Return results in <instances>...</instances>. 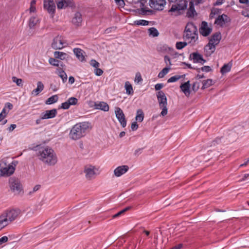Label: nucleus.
Segmentation results:
<instances>
[{
	"label": "nucleus",
	"mask_w": 249,
	"mask_h": 249,
	"mask_svg": "<svg viewBox=\"0 0 249 249\" xmlns=\"http://www.w3.org/2000/svg\"><path fill=\"white\" fill-rule=\"evenodd\" d=\"M37 156L43 162L49 165L55 164L57 161V156L54 150L48 146L39 147Z\"/></svg>",
	"instance_id": "f257e3e1"
},
{
	"label": "nucleus",
	"mask_w": 249,
	"mask_h": 249,
	"mask_svg": "<svg viewBox=\"0 0 249 249\" xmlns=\"http://www.w3.org/2000/svg\"><path fill=\"white\" fill-rule=\"evenodd\" d=\"M184 38L189 44L194 45L198 40L197 29L192 22H189L186 25L183 35Z\"/></svg>",
	"instance_id": "f03ea898"
},
{
	"label": "nucleus",
	"mask_w": 249,
	"mask_h": 249,
	"mask_svg": "<svg viewBox=\"0 0 249 249\" xmlns=\"http://www.w3.org/2000/svg\"><path fill=\"white\" fill-rule=\"evenodd\" d=\"M89 123L82 122L76 124L71 129L70 136L72 140H78L85 136L86 130L89 128Z\"/></svg>",
	"instance_id": "7ed1b4c3"
},
{
	"label": "nucleus",
	"mask_w": 249,
	"mask_h": 249,
	"mask_svg": "<svg viewBox=\"0 0 249 249\" xmlns=\"http://www.w3.org/2000/svg\"><path fill=\"white\" fill-rule=\"evenodd\" d=\"M21 212L19 209L7 210L3 212L0 217L7 225L18 219L21 215Z\"/></svg>",
	"instance_id": "20e7f679"
},
{
	"label": "nucleus",
	"mask_w": 249,
	"mask_h": 249,
	"mask_svg": "<svg viewBox=\"0 0 249 249\" xmlns=\"http://www.w3.org/2000/svg\"><path fill=\"white\" fill-rule=\"evenodd\" d=\"M187 6V1L185 0H178L173 4L168 12L172 15L178 16L181 14V11L185 9Z\"/></svg>",
	"instance_id": "39448f33"
},
{
	"label": "nucleus",
	"mask_w": 249,
	"mask_h": 249,
	"mask_svg": "<svg viewBox=\"0 0 249 249\" xmlns=\"http://www.w3.org/2000/svg\"><path fill=\"white\" fill-rule=\"evenodd\" d=\"M157 96L160 108L162 109V111L160 113V115L164 116L167 115L168 112L167 107V98L164 93L161 90L157 92Z\"/></svg>",
	"instance_id": "423d86ee"
},
{
	"label": "nucleus",
	"mask_w": 249,
	"mask_h": 249,
	"mask_svg": "<svg viewBox=\"0 0 249 249\" xmlns=\"http://www.w3.org/2000/svg\"><path fill=\"white\" fill-rule=\"evenodd\" d=\"M17 163V161H13L8 165L6 164L5 163H1L0 168V175L1 176H11L14 173Z\"/></svg>",
	"instance_id": "0eeeda50"
},
{
	"label": "nucleus",
	"mask_w": 249,
	"mask_h": 249,
	"mask_svg": "<svg viewBox=\"0 0 249 249\" xmlns=\"http://www.w3.org/2000/svg\"><path fill=\"white\" fill-rule=\"evenodd\" d=\"M98 169L91 165H87L84 167V173L86 178L88 180H92L97 176Z\"/></svg>",
	"instance_id": "6e6552de"
},
{
	"label": "nucleus",
	"mask_w": 249,
	"mask_h": 249,
	"mask_svg": "<svg viewBox=\"0 0 249 249\" xmlns=\"http://www.w3.org/2000/svg\"><path fill=\"white\" fill-rule=\"evenodd\" d=\"M11 190L15 194H19L22 191V185L19 180L16 178H11L9 180Z\"/></svg>",
	"instance_id": "1a4fd4ad"
},
{
	"label": "nucleus",
	"mask_w": 249,
	"mask_h": 249,
	"mask_svg": "<svg viewBox=\"0 0 249 249\" xmlns=\"http://www.w3.org/2000/svg\"><path fill=\"white\" fill-rule=\"evenodd\" d=\"M66 44V41L61 36H57L53 39L52 47L54 49L60 50L63 49Z\"/></svg>",
	"instance_id": "9d476101"
},
{
	"label": "nucleus",
	"mask_w": 249,
	"mask_h": 249,
	"mask_svg": "<svg viewBox=\"0 0 249 249\" xmlns=\"http://www.w3.org/2000/svg\"><path fill=\"white\" fill-rule=\"evenodd\" d=\"M165 4V0H150L149 1V6L156 10H162Z\"/></svg>",
	"instance_id": "9b49d317"
},
{
	"label": "nucleus",
	"mask_w": 249,
	"mask_h": 249,
	"mask_svg": "<svg viewBox=\"0 0 249 249\" xmlns=\"http://www.w3.org/2000/svg\"><path fill=\"white\" fill-rule=\"evenodd\" d=\"M115 113L116 118L122 127H125L126 125V120L123 110L120 107H117L115 108Z\"/></svg>",
	"instance_id": "f8f14e48"
},
{
	"label": "nucleus",
	"mask_w": 249,
	"mask_h": 249,
	"mask_svg": "<svg viewBox=\"0 0 249 249\" xmlns=\"http://www.w3.org/2000/svg\"><path fill=\"white\" fill-rule=\"evenodd\" d=\"M212 31V29L208 26L206 21H202L199 28V33L203 36H208Z\"/></svg>",
	"instance_id": "ddd939ff"
},
{
	"label": "nucleus",
	"mask_w": 249,
	"mask_h": 249,
	"mask_svg": "<svg viewBox=\"0 0 249 249\" xmlns=\"http://www.w3.org/2000/svg\"><path fill=\"white\" fill-rule=\"evenodd\" d=\"M58 9H62L67 7H72L73 0H55Z\"/></svg>",
	"instance_id": "4468645a"
},
{
	"label": "nucleus",
	"mask_w": 249,
	"mask_h": 249,
	"mask_svg": "<svg viewBox=\"0 0 249 249\" xmlns=\"http://www.w3.org/2000/svg\"><path fill=\"white\" fill-rule=\"evenodd\" d=\"M44 8L49 13L53 14L55 9V5L53 0H44Z\"/></svg>",
	"instance_id": "2eb2a0df"
},
{
	"label": "nucleus",
	"mask_w": 249,
	"mask_h": 249,
	"mask_svg": "<svg viewBox=\"0 0 249 249\" xmlns=\"http://www.w3.org/2000/svg\"><path fill=\"white\" fill-rule=\"evenodd\" d=\"M229 21V17L225 14L219 15L215 19L214 24L220 27H223L226 23Z\"/></svg>",
	"instance_id": "dca6fc26"
},
{
	"label": "nucleus",
	"mask_w": 249,
	"mask_h": 249,
	"mask_svg": "<svg viewBox=\"0 0 249 249\" xmlns=\"http://www.w3.org/2000/svg\"><path fill=\"white\" fill-rule=\"evenodd\" d=\"M57 114V110L56 109H53L50 110H46L44 112L41 113V119H47L53 118L55 117Z\"/></svg>",
	"instance_id": "f3484780"
},
{
	"label": "nucleus",
	"mask_w": 249,
	"mask_h": 249,
	"mask_svg": "<svg viewBox=\"0 0 249 249\" xmlns=\"http://www.w3.org/2000/svg\"><path fill=\"white\" fill-rule=\"evenodd\" d=\"M129 169L127 165H122L118 166L114 170V173L116 177H119L125 173Z\"/></svg>",
	"instance_id": "a211bd4d"
},
{
	"label": "nucleus",
	"mask_w": 249,
	"mask_h": 249,
	"mask_svg": "<svg viewBox=\"0 0 249 249\" xmlns=\"http://www.w3.org/2000/svg\"><path fill=\"white\" fill-rule=\"evenodd\" d=\"M146 0H138L137 1L132 0L131 3H140V7L141 8V14L142 15L146 14L147 12H151L150 10L147 9L146 8H144L145 4L146 3Z\"/></svg>",
	"instance_id": "6ab92c4d"
},
{
	"label": "nucleus",
	"mask_w": 249,
	"mask_h": 249,
	"mask_svg": "<svg viewBox=\"0 0 249 249\" xmlns=\"http://www.w3.org/2000/svg\"><path fill=\"white\" fill-rule=\"evenodd\" d=\"M94 107L96 109H100L104 111H108L109 109V106L105 102H95Z\"/></svg>",
	"instance_id": "aec40b11"
},
{
	"label": "nucleus",
	"mask_w": 249,
	"mask_h": 249,
	"mask_svg": "<svg viewBox=\"0 0 249 249\" xmlns=\"http://www.w3.org/2000/svg\"><path fill=\"white\" fill-rule=\"evenodd\" d=\"M181 91L186 96H189L190 94V81H188L180 86Z\"/></svg>",
	"instance_id": "412c9836"
},
{
	"label": "nucleus",
	"mask_w": 249,
	"mask_h": 249,
	"mask_svg": "<svg viewBox=\"0 0 249 249\" xmlns=\"http://www.w3.org/2000/svg\"><path fill=\"white\" fill-rule=\"evenodd\" d=\"M82 21V15L79 12H76L72 18V23L76 26H81Z\"/></svg>",
	"instance_id": "4be33fe9"
},
{
	"label": "nucleus",
	"mask_w": 249,
	"mask_h": 249,
	"mask_svg": "<svg viewBox=\"0 0 249 249\" xmlns=\"http://www.w3.org/2000/svg\"><path fill=\"white\" fill-rule=\"evenodd\" d=\"M54 56L55 58L59 59L62 60H68L70 57L68 54L58 51H56L54 53Z\"/></svg>",
	"instance_id": "5701e85b"
},
{
	"label": "nucleus",
	"mask_w": 249,
	"mask_h": 249,
	"mask_svg": "<svg viewBox=\"0 0 249 249\" xmlns=\"http://www.w3.org/2000/svg\"><path fill=\"white\" fill-rule=\"evenodd\" d=\"M44 88V86L42 82L38 81L37 83V88L32 91V95L34 96L38 95L43 90Z\"/></svg>",
	"instance_id": "b1692460"
},
{
	"label": "nucleus",
	"mask_w": 249,
	"mask_h": 249,
	"mask_svg": "<svg viewBox=\"0 0 249 249\" xmlns=\"http://www.w3.org/2000/svg\"><path fill=\"white\" fill-rule=\"evenodd\" d=\"M194 3L193 1L190 2L189 7L187 13L188 17L192 18L196 15V12L194 7Z\"/></svg>",
	"instance_id": "393cba45"
},
{
	"label": "nucleus",
	"mask_w": 249,
	"mask_h": 249,
	"mask_svg": "<svg viewBox=\"0 0 249 249\" xmlns=\"http://www.w3.org/2000/svg\"><path fill=\"white\" fill-rule=\"evenodd\" d=\"M232 62L231 61L229 62L228 63L225 64L220 69V72L222 75L225 74V73L229 72L231 68L232 67Z\"/></svg>",
	"instance_id": "a878e982"
},
{
	"label": "nucleus",
	"mask_w": 249,
	"mask_h": 249,
	"mask_svg": "<svg viewBox=\"0 0 249 249\" xmlns=\"http://www.w3.org/2000/svg\"><path fill=\"white\" fill-rule=\"evenodd\" d=\"M202 55L198 53H193L190 54L189 56V59L191 60H193L194 63H199L201 59Z\"/></svg>",
	"instance_id": "bb28decb"
},
{
	"label": "nucleus",
	"mask_w": 249,
	"mask_h": 249,
	"mask_svg": "<svg viewBox=\"0 0 249 249\" xmlns=\"http://www.w3.org/2000/svg\"><path fill=\"white\" fill-rule=\"evenodd\" d=\"M221 39V36L220 32L214 33L212 36L210 41L217 45Z\"/></svg>",
	"instance_id": "cd10ccee"
},
{
	"label": "nucleus",
	"mask_w": 249,
	"mask_h": 249,
	"mask_svg": "<svg viewBox=\"0 0 249 249\" xmlns=\"http://www.w3.org/2000/svg\"><path fill=\"white\" fill-rule=\"evenodd\" d=\"M215 44L209 40L208 44L205 47V50L208 51L209 54H211L215 51Z\"/></svg>",
	"instance_id": "c85d7f7f"
},
{
	"label": "nucleus",
	"mask_w": 249,
	"mask_h": 249,
	"mask_svg": "<svg viewBox=\"0 0 249 249\" xmlns=\"http://www.w3.org/2000/svg\"><path fill=\"white\" fill-rule=\"evenodd\" d=\"M73 53L78 59L83 61L85 57L82 53V50L79 48H74L73 49Z\"/></svg>",
	"instance_id": "c756f323"
},
{
	"label": "nucleus",
	"mask_w": 249,
	"mask_h": 249,
	"mask_svg": "<svg viewBox=\"0 0 249 249\" xmlns=\"http://www.w3.org/2000/svg\"><path fill=\"white\" fill-rule=\"evenodd\" d=\"M125 89L126 90V93L128 95H132L133 93V90L132 85L129 81L125 82L124 85Z\"/></svg>",
	"instance_id": "7c9ffc66"
},
{
	"label": "nucleus",
	"mask_w": 249,
	"mask_h": 249,
	"mask_svg": "<svg viewBox=\"0 0 249 249\" xmlns=\"http://www.w3.org/2000/svg\"><path fill=\"white\" fill-rule=\"evenodd\" d=\"M149 35L152 37H157L159 36V33L155 27H151L148 29Z\"/></svg>",
	"instance_id": "2f4dec72"
},
{
	"label": "nucleus",
	"mask_w": 249,
	"mask_h": 249,
	"mask_svg": "<svg viewBox=\"0 0 249 249\" xmlns=\"http://www.w3.org/2000/svg\"><path fill=\"white\" fill-rule=\"evenodd\" d=\"M144 118V114L142 109H138L137 111V115L136 116V120L139 122H142Z\"/></svg>",
	"instance_id": "473e14b6"
},
{
	"label": "nucleus",
	"mask_w": 249,
	"mask_h": 249,
	"mask_svg": "<svg viewBox=\"0 0 249 249\" xmlns=\"http://www.w3.org/2000/svg\"><path fill=\"white\" fill-rule=\"evenodd\" d=\"M203 86L202 87V89H205L210 87L211 86L213 85V82L212 79H208L206 80H204L202 82Z\"/></svg>",
	"instance_id": "72a5a7b5"
},
{
	"label": "nucleus",
	"mask_w": 249,
	"mask_h": 249,
	"mask_svg": "<svg viewBox=\"0 0 249 249\" xmlns=\"http://www.w3.org/2000/svg\"><path fill=\"white\" fill-rule=\"evenodd\" d=\"M58 100V96L56 95L52 96L49 97L46 101L45 103L47 105H50L56 102Z\"/></svg>",
	"instance_id": "f704fd0d"
},
{
	"label": "nucleus",
	"mask_w": 249,
	"mask_h": 249,
	"mask_svg": "<svg viewBox=\"0 0 249 249\" xmlns=\"http://www.w3.org/2000/svg\"><path fill=\"white\" fill-rule=\"evenodd\" d=\"M170 69V67H165L162 69L158 74V77L160 78H163L164 76L168 73Z\"/></svg>",
	"instance_id": "c9c22d12"
},
{
	"label": "nucleus",
	"mask_w": 249,
	"mask_h": 249,
	"mask_svg": "<svg viewBox=\"0 0 249 249\" xmlns=\"http://www.w3.org/2000/svg\"><path fill=\"white\" fill-rule=\"evenodd\" d=\"M58 75L60 77L63 82L65 83L67 80V75L66 72L62 69H59L58 71Z\"/></svg>",
	"instance_id": "e433bc0d"
},
{
	"label": "nucleus",
	"mask_w": 249,
	"mask_h": 249,
	"mask_svg": "<svg viewBox=\"0 0 249 249\" xmlns=\"http://www.w3.org/2000/svg\"><path fill=\"white\" fill-rule=\"evenodd\" d=\"M221 10L218 8H213L211 10V14L210 15V18H214V15H218L221 14Z\"/></svg>",
	"instance_id": "4c0bfd02"
},
{
	"label": "nucleus",
	"mask_w": 249,
	"mask_h": 249,
	"mask_svg": "<svg viewBox=\"0 0 249 249\" xmlns=\"http://www.w3.org/2000/svg\"><path fill=\"white\" fill-rule=\"evenodd\" d=\"M38 20L34 17H31L29 19V26L30 28H33L37 23Z\"/></svg>",
	"instance_id": "58836bf2"
},
{
	"label": "nucleus",
	"mask_w": 249,
	"mask_h": 249,
	"mask_svg": "<svg viewBox=\"0 0 249 249\" xmlns=\"http://www.w3.org/2000/svg\"><path fill=\"white\" fill-rule=\"evenodd\" d=\"M12 81L13 82L16 83L17 85L22 87L23 86V81L21 78H18L15 76L12 77Z\"/></svg>",
	"instance_id": "ea45409f"
},
{
	"label": "nucleus",
	"mask_w": 249,
	"mask_h": 249,
	"mask_svg": "<svg viewBox=\"0 0 249 249\" xmlns=\"http://www.w3.org/2000/svg\"><path fill=\"white\" fill-rule=\"evenodd\" d=\"M49 63L54 66L58 67L59 65V61L56 58H50L49 59Z\"/></svg>",
	"instance_id": "a19ab883"
},
{
	"label": "nucleus",
	"mask_w": 249,
	"mask_h": 249,
	"mask_svg": "<svg viewBox=\"0 0 249 249\" xmlns=\"http://www.w3.org/2000/svg\"><path fill=\"white\" fill-rule=\"evenodd\" d=\"M187 43L186 42H177L176 44V48L178 50H181L187 46Z\"/></svg>",
	"instance_id": "79ce46f5"
},
{
	"label": "nucleus",
	"mask_w": 249,
	"mask_h": 249,
	"mask_svg": "<svg viewBox=\"0 0 249 249\" xmlns=\"http://www.w3.org/2000/svg\"><path fill=\"white\" fill-rule=\"evenodd\" d=\"M134 22H135V24L137 25L146 26V25H148L149 24L148 21L143 20V19H140V20H136Z\"/></svg>",
	"instance_id": "37998d69"
},
{
	"label": "nucleus",
	"mask_w": 249,
	"mask_h": 249,
	"mask_svg": "<svg viewBox=\"0 0 249 249\" xmlns=\"http://www.w3.org/2000/svg\"><path fill=\"white\" fill-rule=\"evenodd\" d=\"M182 76L178 75H176L173 76H172L170 78H169L167 80L168 83H172L177 81L180 78H181Z\"/></svg>",
	"instance_id": "c03bdc74"
},
{
	"label": "nucleus",
	"mask_w": 249,
	"mask_h": 249,
	"mask_svg": "<svg viewBox=\"0 0 249 249\" xmlns=\"http://www.w3.org/2000/svg\"><path fill=\"white\" fill-rule=\"evenodd\" d=\"M70 105H75L77 104L78 100L75 97H71L68 100Z\"/></svg>",
	"instance_id": "a18cd8bd"
},
{
	"label": "nucleus",
	"mask_w": 249,
	"mask_h": 249,
	"mask_svg": "<svg viewBox=\"0 0 249 249\" xmlns=\"http://www.w3.org/2000/svg\"><path fill=\"white\" fill-rule=\"evenodd\" d=\"M36 3V1L35 0H32L31 1L30 7V12H35V11H36V7H35Z\"/></svg>",
	"instance_id": "49530a36"
},
{
	"label": "nucleus",
	"mask_w": 249,
	"mask_h": 249,
	"mask_svg": "<svg viewBox=\"0 0 249 249\" xmlns=\"http://www.w3.org/2000/svg\"><path fill=\"white\" fill-rule=\"evenodd\" d=\"M129 209V207L125 208V209H123V210L119 212L118 213H117L113 215L112 216V217L113 218H115L119 216L120 215H121L122 214H123V213H124L125 212H126V211H127Z\"/></svg>",
	"instance_id": "de8ad7c7"
},
{
	"label": "nucleus",
	"mask_w": 249,
	"mask_h": 249,
	"mask_svg": "<svg viewBox=\"0 0 249 249\" xmlns=\"http://www.w3.org/2000/svg\"><path fill=\"white\" fill-rule=\"evenodd\" d=\"M164 60L166 66H167V67H170V66L172 65L171 59L169 56L165 55L164 56Z\"/></svg>",
	"instance_id": "09e8293b"
},
{
	"label": "nucleus",
	"mask_w": 249,
	"mask_h": 249,
	"mask_svg": "<svg viewBox=\"0 0 249 249\" xmlns=\"http://www.w3.org/2000/svg\"><path fill=\"white\" fill-rule=\"evenodd\" d=\"M116 4L120 8H124L125 5V2L124 0H114Z\"/></svg>",
	"instance_id": "8fccbe9b"
},
{
	"label": "nucleus",
	"mask_w": 249,
	"mask_h": 249,
	"mask_svg": "<svg viewBox=\"0 0 249 249\" xmlns=\"http://www.w3.org/2000/svg\"><path fill=\"white\" fill-rule=\"evenodd\" d=\"M90 64L91 66H92L93 67H94L95 68H97L98 67H99L100 66V64L99 62H98L97 61H96L94 59H92L90 62Z\"/></svg>",
	"instance_id": "3c124183"
},
{
	"label": "nucleus",
	"mask_w": 249,
	"mask_h": 249,
	"mask_svg": "<svg viewBox=\"0 0 249 249\" xmlns=\"http://www.w3.org/2000/svg\"><path fill=\"white\" fill-rule=\"evenodd\" d=\"M142 81V78L141 75L139 72L136 73L135 78V82L137 83H139Z\"/></svg>",
	"instance_id": "603ef678"
},
{
	"label": "nucleus",
	"mask_w": 249,
	"mask_h": 249,
	"mask_svg": "<svg viewBox=\"0 0 249 249\" xmlns=\"http://www.w3.org/2000/svg\"><path fill=\"white\" fill-rule=\"evenodd\" d=\"M70 107V105L69 104L68 101H67L65 102L62 103L61 108H62L64 109H67Z\"/></svg>",
	"instance_id": "864d4df0"
},
{
	"label": "nucleus",
	"mask_w": 249,
	"mask_h": 249,
	"mask_svg": "<svg viewBox=\"0 0 249 249\" xmlns=\"http://www.w3.org/2000/svg\"><path fill=\"white\" fill-rule=\"evenodd\" d=\"M94 73L96 75L100 76L103 74V71L102 69L98 68V67L97 68H95L94 70Z\"/></svg>",
	"instance_id": "5fc2aeb1"
},
{
	"label": "nucleus",
	"mask_w": 249,
	"mask_h": 249,
	"mask_svg": "<svg viewBox=\"0 0 249 249\" xmlns=\"http://www.w3.org/2000/svg\"><path fill=\"white\" fill-rule=\"evenodd\" d=\"M199 70H201L202 71L205 72H209L212 71V69L211 68V67L208 66H205L204 67H202Z\"/></svg>",
	"instance_id": "6e6d98bb"
},
{
	"label": "nucleus",
	"mask_w": 249,
	"mask_h": 249,
	"mask_svg": "<svg viewBox=\"0 0 249 249\" xmlns=\"http://www.w3.org/2000/svg\"><path fill=\"white\" fill-rule=\"evenodd\" d=\"M221 138H219V137L216 138L214 140L212 141L211 146H212V145L214 146L216 144H218L220 142H221Z\"/></svg>",
	"instance_id": "4d7b16f0"
},
{
	"label": "nucleus",
	"mask_w": 249,
	"mask_h": 249,
	"mask_svg": "<svg viewBox=\"0 0 249 249\" xmlns=\"http://www.w3.org/2000/svg\"><path fill=\"white\" fill-rule=\"evenodd\" d=\"M8 237L6 236H4L0 238V246H2L3 244L8 241Z\"/></svg>",
	"instance_id": "13d9d810"
},
{
	"label": "nucleus",
	"mask_w": 249,
	"mask_h": 249,
	"mask_svg": "<svg viewBox=\"0 0 249 249\" xmlns=\"http://www.w3.org/2000/svg\"><path fill=\"white\" fill-rule=\"evenodd\" d=\"M7 225L4 222V221L2 219V218L0 217V231L4 229Z\"/></svg>",
	"instance_id": "bf43d9fd"
},
{
	"label": "nucleus",
	"mask_w": 249,
	"mask_h": 249,
	"mask_svg": "<svg viewBox=\"0 0 249 249\" xmlns=\"http://www.w3.org/2000/svg\"><path fill=\"white\" fill-rule=\"evenodd\" d=\"M131 129L133 131L136 130L138 128V125L137 123L134 122L132 123L131 125Z\"/></svg>",
	"instance_id": "052dcab7"
},
{
	"label": "nucleus",
	"mask_w": 249,
	"mask_h": 249,
	"mask_svg": "<svg viewBox=\"0 0 249 249\" xmlns=\"http://www.w3.org/2000/svg\"><path fill=\"white\" fill-rule=\"evenodd\" d=\"M40 188V185H36V186H35L33 188V191H31L29 193V194L30 195H31L32 193H34V192H36V191H37V190H38Z\"/></svg>",
	"instance_id": "680f3d73"
},
{
	"label": "nucleus",
	"mask_w": 249,
	"mask_h": 249,
	"mask_svg": "<svg viewBox=\"0 0 249 249\" xmlns=\"http://www.w3.org/2000/svg\"><path fill=\"white\" fill-rule=\"evenodd\" d=\"M4 107H5V108H8V111H9V110H11L12 109L13 106L11 103H10L9 102H7L5 104Z\"/></svg>",
	"instance_id": "e2e57ef3"
},
{
	"label": "nucleus",
	"mask_w": 249,
	"mask_h": 249,
	"mask_svg": "<svg viewBox=\"0 0 249 249\" xmlns=\"http://www.w3.org/2000/svg\"><path fill=\"white\" fill-rule=\"evenodd\" d=\"M163 87V84L161 83L157 84L155 88L156 90H159Z\"/></svg>",
	"instance_id": "0e129e2a"
},
{
	"label": "nucleus",
	"mask_w": 249,
	"mask_h": 249,
	"mask_svg": "<svg viewBox=\"0 0 249 249\" xmlns=\"http://www.w3.org/2000/svg\"><path fill=\"white\" fill-rule=\"evenodd\" d=\"M198 89V85L197 83H194L192 86V89L194 91H196Z\"/></svg>",
	"instance_id": "69168bd1"
},
{
	"label": "nucleus",
	"mask_w": 249,
	"mask_h": 249,
	"mask_svg": "<svg viewBox=\"0 0 249 249\" xmlns=\"http://www.w3.org/2000/svg\"><path fill=\"white\" fill-rule=\"evenodd\" d=\"M239 2L241 3L245 4L247 6H249V0H239Z\"/></svg>",
	"instance_id": "338daca9"
},
{
	"label": "nucleus",
	"mask_w": 249,
	"mask_h": 249,
	"mask_svg": "<svg viewBox=\"0 0 249 249\" xmlns=\"http://www.w3.org/2000/svg\"><path fill=\"white\" fill-rule=\"evenodd\" d=\"M242 15L245 17L249 18V10H246L243 11L242 12Z\"/></svg>",
	"instance_id": "774afa93"
}]
</instances>
